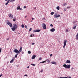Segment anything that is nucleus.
Segmentation results:
<instances>
[{"mask_svg": "<svg viewBox=\"0 0 78 78\" xmlns=\"http://www.w3.org/2000/svg\"><path fill=\"white\" fill-rule=\"evenodd\" d=\"M17 26L16 23L15 24L13 25V27L12 28V31H15V30H16V29H17Z\"/></svg>", "mask_w": 78, "mask_h": 78, "instance_id": "f257e3e1", "label": "nucleus"}, {"mask_svg": "<svg viewBox=\"0 0 78 78\" xmlns=\"http://www.w3.org/2000/svg\"><path fill=\"white\" fill-rule=\"evenodd\" d=\"M70 65H67L66 64H64L63 65V67H65L66 69H70Z\"/></svg>", "mask_w": 78, "mask_h": 78, "instance_id": "f03ea898", "label": "nucleus"}, {"mask_svg": "<svg viewBox=\"0 0 78 78\" xmlns=\"http://www.w3.org/2000/svg\"><path fill=\"white\" fill-rule=\"evenodd\" d=\"M13 51L16 53V54H19L20 53V51H18L17 49L15 48L14 50Z\"/></svg>", "mask_w": 78, "mask_h": 78, "instance_id": "7ed1b4c3", "label": "nucleus"}, {"mask_svg": "<svg viewBox=\"0 0 78 78\" xmlns=\"http://www.w3.org/2000/svg\"><path fill=\"white\" fill-rule=\"evenodd\" d=\"M54 18H58L60 17V15H58L57 14L55 13L54 15Z\"/></svg>", "mask_w": 78, "mask_h": 78, "instance_id": "20e7f679", "label": "nucleus"}, {"mask_svg": "<svg viewBox=\"0 0 78 78\" xmlns=\"http://www.w3.org/2000/svg\"><path fill=\"white\" fill-rule=\"evenodd\" d=\"M42 27L43 28V29L44 30H46L47 29V27H46V25L44 23L42 24Z\"/></svg>", "mask_w": 78, "mask_h": 78, "instance_id": "39448f33", "label": "nucleus"}, {"mask_svg": "<svg viewBox=\"0 0 78 78\" xmlns=\"http://www.w3.org/2000/svg\"><path fill=\"white\" fill-rule=\"evenodd\" d=\"M7 25H9V26L10 27H12V24L11 23V22H9L7 23Z\"/></svg>", "mask_w": 78, "mask_h": 78, "instance_id": "423d86ee", "label": "nucleus"}, {"mask_svg": "<svg viewBox=\"0 0 78 78\" xmlns=\"http://www.w3.org/2000/svg\"><path fill=\"white\" fill-rule=\"evenodd\" d=\"M64 45L63 46V48H65L66 45V44L67 43V40H65L63 42Z\"/></svg>", "mask_w": 78, "mask_h": 78, "instance_id": "0eeeda50", "label": "nucleus"}, {"mask_svg": "<svg viewBox=\"0 0 78 78\" xmlns=\"http://www.w3.org/2000/svg\"><path fill=\"white\" fill-rule=\"evenodd\" d=\"M9 17H10V18H11V19H12L13 18V15L11 14V13H10L9 15Z\"/></svg>", "mask_w": 78, "mask_h": 78, "instance_id": "6e6552de", "label": "nucleus"}, {"mask_svg": "<svg viewBox=\"0 0 78 78\" xmlns=\"http://www.w3.org/2000/svg\"><path fill=\"white\" fill-rule=\"evenodd\" d=\"M40 30H33L34 32H36V33H38L40 32Z\"/></svg>", "mask_w": 78, "mask_h": 78, "instance_id": "1a4fd4ad", "label": "nucleus"}, {"mask_svg": "<svg viewBox=\"0 0 78 78\" xmlns=\"http://www.w3.org/2000/svg\"><path fill=\"white\" fill-rule=\"evenodd\" d=\"M66 63H67V64H70V61L69 60H68L66 61Z\"/></svg>", "mask_w": 78, "mask_h": 78, "instance_id": "9d476101", "label": "nucleus"}, {"mask_svg": "<svg viewBox=\"0 0 78 78\" xmlns=\"http://www.w3.org/2000/svg\"><path fill=\"white\" fill-rule=\"evenodd\" d=\"M50 31L51 32H54L55 31V29L54 28H52L51 29Z\"/></svg>", "mask_w": 78, "mask_h": 78, "instance_id": "9b49d317", "label": "nucleus"}, {"mask_svg": "<svg viewBox=\"0 0 78 78\" xmlns=\"http://www.w3.org/2000/svg\"><path fill=\"white\" fill-rule=\"evenodd\" d=\"M14 59H15V58L14 57V58L12 59L10 61V63H12L14 62Z\"/></svg>", "mask_w": 78, "mask_h": 78, "instance_id": "f8f14e48", "label": "nucleus"}, {"mask_svg": "<svg viewBox=\"0 0 78 78\" xmlns=\"http://www.w3.org/2000/svg\"><path fill=\"white\" fill-rule=\"evenodd\" d=\"M35 58H36V55H34L32 56V59H34Z\"/></svg>", "mask_w": 78, "mask_h": 78, "instance_id": "ddd939ff", "label": "nucleus"}, {"mask_svg": "<svg viewBox=\"0 0 78 78\" xmlns=\"http://www.w3.org/2000/svg\"><path fill=\"white\" fill-rule=\"evenodd\" d=\"M9 2H10V0H8L7 3H5V5H8V4L9 3Z\"/></svg>", "mask_w": 78, "mask_h": 78, "instance_id": "4468645a", "label": "nucleus"}, {"mask_svg": "<svg viewBox=\"0 0 78 78\" xmlns=\"http://www.w3.org/2000/svg\"><path fill=\"white\" fill-rule=\"evenodd\" d=\"M22 47H20V49L19 50V51H20V52H22Z\"/></svg>", "mask_w": 78, "mask_h": 78, "instance_id": "2eb2a0df", "label": "nucleus"}, {"mask_svg": "<svg viewBox=\"0 0 78 78\" xmlns=\"http://www.w3.org/2000/svg\"><path fill=\"white\" fill-rule=\"evenodd\" d=\"M46 60H47L49 64L50 62V61H51V60H48V59H47Z\"/></svg>", "mask_w": 78, "mask_h": 78, "instance_id": "dca6fc26", "label": "nucleus"}, {"mask_svg": "<svg viewBox=\"0 0 78 78\" xmlns=\"http://www.w3.org/2000/svg\"><path fill=\"white\" fill-rule=\"evenodd\" d=\"M51 63V64H56V62H52Z\"/></svg>", "mask_w": 78, "mask_h": 78, "instance_id": "f3484780", "label": "nucleus"}, {"mask_svg": "<svg viewBox=\"0 0 78 78\" xmlns=\"http://www.w3.org/2000/svg\"><path fill=\"white\" fill-rule=\"evenodd\" d=\"M66 5H67V3H64L63 5V6H66Z\"/></svg>", "mask_w": 78, "mask_h": 78, "instance_id": "a211bd4d", "label": "nucleus"}, {"mask_svg": "<svg viewBox=\"0 0 78 78\" xmlns=\"http://www.w3.org/2000/svg\"><path fill=\"white\" fill-rule=\"evenodd\" d=\"M76 26H73V29L75 30V29H76Z\"/></svg>", "mask_w": 78, "mask_h": 78, "instance_id": "6ab92c4d", "label": "nucleus"}, {"mask_svg": "<svg viewBox=\"0 0 78 78\" xmlns=\"http://www.w3.org/2000/svg\"><path fill=\"white\" fill-rule=\"evenodd\" d=\"M47 61V60H46L45 61H44L43 62H40V63H44V62H45Z\"/></svg>", "mask_w": 78, "mask_h": 78, "instance_id": "aec40b11", "label": "nucleus"}, {"mask_svg": "<svg viewBox=\"0 0 78 78\" xmlns=\"http://www.w3.org/2000/svg\"><path fill=\"white\" fill-rule=\"evenodd\" d=\"M56 9H58V10H59V6H58L56 7Z\"/></svg>", "mask_w": 78, "mask_h": 78, "instance_id": "412c9836", "label": "nucleus"}, {"mask_svg": "<svg viewBox=\"0 0 78 78\" xmlns=\"http://www.w3.org/2000/svg\"><path fill=\"white\" fill-rule=\"evenodd\" d=\"M20 6H18L17 7V10H19V9H20Z\"/></svg>", "mask_w": 78, "mask_h": 78, "instance_id": "4be33fe9", "label": "nucleus"}, {"mask_svg": "<svg viewBox=\"0 0 78 78\" xmlns=\"http://www.w3.org/2000/svg\"><path fill=\"white\" fill-rule=\"evenodd\" d=\"M21 27H22V28H24V27H25V26H24V25L22 24L21 25Z\"/></svg>", "mask_w": 78, "mask_h": 78, "instance_id": "5701e85b", "label": "nucleus"}, {"mask_svg": "<svg viewBox=\"0 0 78 78\" xmlns=\"http://www.w3.org/2000/svg\"><path fill=\"white\" fill-rule=\"evenodd\" d=\"M28 53L29 54H31V51H28Z\"/></svg>", "mask_w": 78, "mask_h": 78, "instance_id": "b1692460", "label": "nucleus"}, {"mask_svg": "<svg viewBox=\"0 0 78 78\" xmlns=\"http://www.w3.org/2000/svg\"><path fill=\"white\" fill-rule=\"evenodd\" d=\"M31 65L32 66H36V65L34 64H31Z\"/></svg>", "mask_w": 78, "mask_h": 78, "instance_id": "393cba45", "label": "nucleus"}, {"mask_svg": "<svg viewBox=\"0 0 78 78\" xmlns=\"http://www.w3.org/2000/svg\"><path fill=\"white\" fill-rule=\"evenodd\" d=\"M51 15H53V14H54V12H51Z\"/></svg>", "mask_w": 78, "mask_h": 78, "instance_id": "a878e982", "label": "nucleus"}, {"mask_svg": "<svg viewBox=\"0 0 78 78\" xmlns=\"http://www.w3.org/2000/svg\"><path fill=\"white\" fill-rule=\"evenodd\" d=\"M18 55V54H16V55H15V58H16L17 57V55Z\"/></svg>", "mask_w": 78, "mask_h": 78, "instance_id": "bb28decb", "label": "nucleus"}, {"mask_svg": "<svg viewBox=\"0 0 78 78\" xmlns=\"http://www.w3.org/2000/svg\"><path fill=\"white\" fill-rule=\"evenodd\" d=\"M42 60V58L41 57L40 58L38 59V60H39V61H40V60Z\"/></svg>", "mask_w": 78, "mask_h": 78, "instance_id": "cd10ccee", "label": "nucleus"}, {"mask_svg": "<svg viewBox=\"0 0 78 78\" xmlns=\"http://www.w3.org/2000/svg\"><path fill=\"white\" fill-rule=\"evenodd\" d=\"M13 21H16V18H14L13 19Z\"/></svg>", "mask_w": 78, "mask_h": 78, "instance_id": "c85d7f7f", "label": "nucleus"}, {"mask_svg": "<svg viewBox=\"0 0 78 78\" xmlns=\"http://www.w3.org/2000/svg\"><path fill=\"white\" fill-rule=\"evenodd\" d=\"M32 30V28H30L29 30V31H31V30Z\"/></svg>", "mask_w": 78, "mask_h": 78, "instance_id": "c756f323", "label": "nucleus"}, {"mask_svg": "<svg viewBox=\"0 0 78 78\" xmlns=\"http://www.w3.org/2000/svg\"><path fill=\"white\" fill-rule=\"evenodd\" d=\"M68 31H69V30L68 29H66V32H68Z\"/></svg>", "mask_w": 78, "mask_h": 78, "instance_id": "7c9ffc66", "label": "nucleus"}, {"mask_svg": "<svg viewBox=\"0 0 78 78\" xmlns=\"http://www.w3.org/2000/svg\"><path fill=\"white\" fill-rule=\"evenodd\" d=\"M1 52H2V48H0V53H1Z\"/></svg>", "mask_w": 78, "mask_h": 78, "instance_id": "2f4dec72", "label": "nucleus"}, {"mask_svg": "<svg viewBox=\"0 0 78 78\" xmlns=\"http://www.w3.org/2000/svg\"><path fill=\"white\" fill-rule=\"evenodd\" d=\"M50 26H51V27H53V24H51Z\"/></svg>", "mask_w": 78, "mask_h": 78, "instance_id": "473e14b6", "label": "nucleus"}, {"mask_svg": "<svg viewBox=\"0 0 78 78\" xmlns=\"http://www.w3.org/2000/svg\"><path fill=\"white\" fill-rule=\"evenodd\" d=\"M25 28L27 29V25L25 26Z\"/></svg>", "mask_w": 78, "mask_h": 78, "instance_id": "72a5a7b5", "label": "nucleus"}, {"mask_svg": "<svg viewBox=\"0 0 78 78\" xmlns=\"http://www.w3.org/2000/svg\"><path fill=\"white\" fill-rule=\"evenodd\" d=\"M69 8H70V7H67V9H69Z\"/></svg>", "mask_w": 78, "mask_h": 78, "instance_id": "f704fd0d", "label": "nucleus"}, {"mask_svg": "<svg viewBox=\"0 0 78 78\" xmlns=\"http://www.w3.org/2000/svg\"><path fill=\"white\" fill-rule=\"evenodd\" d=\"M35 44V43H32V45H34Z\"/></svg>", "mask_w": 78, "mask_h": 78, "instance_id": "c9c22d12", "label": "nucleus"}, {"mask_svg": "<svg viewBox=\"0 0 78 78\" xmlns=\"http://www.w3.org/2000/svg\"><path fill=\"white\" fill-rule=\"evenodd\" d=\"M14 1H13V0H11L10 1V2H14Z\"/></svg>", "mask_w": 78, "mask_h": 78, "instance_id": "e433bc0d", "label": "nucleus"}, {"mask_svg": "<svg viewBox=\"0 0 78 78\" xmlns=\"http://www.w3.org/2000/svg\"><path fill=\"white\" fill-rule=\"evenodd\" d=\"M24 76H28V75H24Z\"/></svg>", "mask_w": 78, "mask_h": 78, "instance_id": "4c0bfd02", "label": "nucleus"}, {"mask_svg": "<svg viewBox=\"0 0 78 78\" xmlns=\"http://www.w3.org/2000/svg\"><path fill=\"white\" fill-rule=\"evenodd\" d=\"M78 37V33H77V34L76 35V37Z\"/></svg>", "mask_w": 78, "mask_h": 78, "instance_id": "58836bf2", "label": "nucleus"}, {"mask_svg": "<svg viewBox=\"0 0 78 78\" xmlns=\"http://www.w3.org/2000/svg\"><path fill=\"white\" fill-rule=\"evenodd\" d=\"M76 39L78 40V37H76Z\"/></svg>", "mask_w": 78, "mask_h": 78, "instance_id": "ea45409f", "label": "nucleus"}, {"mask_svg": "<svg viewBox=\"0 0 78 78\" xmlns=\"http://www.w3.org/2000/svg\"><path fill=\"white\" fill-rule=\"evenodd\" d=\"M42 72H43V70H41L40 72L42 73Z\"/></svg>", "mask_w": 78, "mask_h": 78, "instance_id": "a19ab883", "label": "nucleus"}, {"mask_svg": "<svg viewBox=\"0 0 78 78\" xmlns=\"http://www.w3.org/2000/svg\"><path fill=\"white\" fill-rule=\"evenodd\" d=\"M20 10H21V11H22L23 9H22L20 8Z\"/></svg>", "mask_w": 78, "mask_h": 78, "instance_id": "79ce46f5", "label": "nucleus"}, {"mask_svg": "<svg viewBox=\"0 0 78 78\" xmlns=\"http://www.w3.org/2000/svg\"><path fill=\"white\" fill-rule=\"evenodd\" d=\"M52 54H51L50 55V56L51 57V56H52Z\"/></svg>", "mask_w": 78, "mask_h": 78, "instance_id": "37998d69", "label": "nucleus"}, {"mask_svg": "<svg viewBox=\"0 0 78 78\" xmlns=\"http://www.w3.org/2000/svg\"><path fill=\"white\" fill-rule=\"evenodd\" d=\"M63 78H68V77H64Z\"/></svg>", "mask_w": 78, "mask_h": 78, "instance_id": "c03bdc74", "label": "nucleus"}, {"mask_svg": "<svg viewBox=\"0 0 78 78\" xmlns=\"http://www.w3.org/2000/svg\"><path fill=\"white\" fill-rule=\"evenodd\" d=\"M30 37H33V35H32V34L31 35Z\"/></svg>", "mask_w": 78, "mask_h": 78, "instance_id": "a18cd8bd", "label": "nucleus"}, {"mask_svg": "<svg viewBox=\"0 0 78 78\" xmlns=\"http://www.w3.org/2000/svg\"><path fill=\"white\" fill-rule=\"evenodd\" d=\"M2 76V74H1L0 75V77H1V76Z\"/></svg>", "mask_w": 78, "mask_h": 78, "instance_id": "49530a36", "label": "nucleus"}, {"mask_svg": "<svg viewBox=\"0 0 78 78\" xmlns=\"http://www.w3.org/2000/svg\"><path fill=\"white\" fill-rule=\"evenodd\" d=\"M24 8H26V6H24Z\"/></svg>", "mask_w": 78, "mask_h": 78, "instance_id": "de8ad7c7", "label": "nucleus"}, {"mask_svg": "<svg viewBox=\"0 0 78 78\" xmlns=\"http://www.w3.org/2000/svg\"><path fill=\"white\" fill-rule=\"evenodd\" d=\"M30 68V66H27V68Z\"/></svg>", "mask_w": 78, "mask_h": 78, "instance_id": "09e8293b", "label": "nucleus"}, {"mask_svg": "<svg viewBox=\"0 0 78 78\" xmlns=\"http://www.w3.org/2000/svg\"><path fill=\"white\" fill-rule=\"evenodd\" d=\"M45 18H43V19L44 20H45Z\"/></svg>", "mask_w": 78, "mask_h": 78, "instance_id": "8fccbe9b", "label": "nucleus"}, {"mask_svg": "<svg viewBox=\"0 0 78 78\" xmlns=\"http://www.w3.org/2000/svg\"><path fill=\"white\" fill-rule=\"evenodd\" d=\"M32 20H34V18H32Z\"/></svg>", "mask_w": 78, "mask_h": 78, "instance_id": "3c124183", "label": "nucleus"}, {"mask_svg": "<svg viewBox=\"0 0 78 78\" xmlns=\"http://www.w3.org/2000/svg\"><path fill=\"white\" fill-rule=\"evenodd\" d=\"M69 78H72V77H70V76H69Z\"/></svg>", "mask_w": 78, "mask_h": 78, "instance_id": "603ef678", "label": "nucleus"}, {"mask_svg": "<svg viewBox=\"0 0 78 78\" xmlns=\"http://www.w3.org/2000/svg\"><path fill=\"white\" fill-rule=\"evenodd\" d=\"M26 17H27V16H26L25 17V18H26Z\"/></svg>", "mask_w": 78, "mask_h": 78, "instance_id": "864d4df0", "label": "nucleus"}, {"mask_svg": "<svg viewBox=\"0 0 78 78\" xmlns=\"http://www.w3.org/2000/svg\"><path fill=\"white\" fill-rule=\"evenodd\" d=\"M73 68H72L71 69V70H73Z\"/></svg>", "mask_w": 78, "mask_h": 78, "instance_id": "5fc2aeb1", "label": "nucleus"}, {"mask_svg": "<svg viewBox=\"0 0 78 78\" xmlns=\"http://www.w3.org/2000/svg\"><path fill=\"white\" fill-rule=\"evenodd\" d=\"M7 40H9V38H8L7 39Z\"/></svg>", "mask_w": 78, "mask_h": 78, "instance_id": "6e6d98bb", "label": "nucleus"}, {"mask_svg": "<svg viewBox=\"0 0 78 78\" xmlns=\"http://www.w3.org/2000/svg\"><path fill=\"white\" fill-rule=\"evenodd\" d=\"M5 1H8V0H5Z\"/></svg>", "mask_w": 78, "mask_h": 78, "instance_id": "4d7b16f0", "label": "nucleus"}, {"mask_svg": "<svg viewBox=\"0 0 78 78\" xmlns=\"http://www.w3.org/2000/svg\"><path fill=\"white\" fill-rule=\"evenodd\" d=\"M16 0H13V1H15Z\"/></svg>", "mask_w": 78, "mask_h": 78, "instance_id": "13d9d810", "label": "nucleus"}, {"mask_svg": "<svg viewBox=\"0 0 78 78\" xmlns=\"http://www.w3.org/2000/svg\"><path fill=\"white\" fill-rule=\"evenodd\" d=\"M36 8L35 7V8H34V9H36Z\"/></svg>", "mask_w": 78, "mask_h": 78, "instance_id": "bf43d9fd", "label": "nucleus"}, {"mask_svg": "<svg viewBox=\"0 0 78 78\" xmlns=\"http://www.w3.org/2000/svg\"><path fill=\"white\" fill-rule=\"evenodd\" d=\"M31 22H32V21H31Z\"/></svg>", "mask_w": 78, "mask_h": 78, "instance_id": "052dcab7", "label": "nucleus"}]
</instances>
